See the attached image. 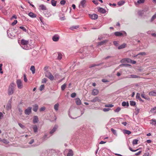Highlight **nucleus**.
<instances>
[{"instance_id": "1", "label": "nucleus", "mask_w": 156, "mask_h": 156, "mask_svg": "<svg viewBox=\"0 0 156 156\" xmlns=\"http://www.w3.org/2000/svg\"><path fill=\"white\" fill-rule=\"evenodd\" d=\"M15 85L14 83L12 82L10 83L9 86L8 93L9 95H11L14 93V91Z\"/></svg>"}, {"instance_id": "2", "label": "nucleus", "mask_w": 156, "mask_h": 156, "mask_svg": "<svg viewBox=\"0 0 156 156\" xmlns=\"http://www.w3.org/2000/svg\"><path fill=\"white\" fill-rule=\"evenodd\" d=\"M29 41L28 40L22 39L21 41V46L25 49H28L29 48Z\"/></svg>"}, {"instance_id": "3", "label": "nucleus", "mask_w": 156, "mask_h": 156, "mask_svg": "<svg viewBox=\"0 0 156 156\" xmlns=\"http://www.w3.org/2000/svg\"><path fill=\"white\" fill-rule=\"evenodd\" d=\"M45 76L51 80H53L54 79V76L50 72L48 71L45 72Z\"/></svg>"}, {"instance_id": "4", "label": "nucleus", "mask_w": 156, "mask_h": 156, "mask_svg": "<svg viewBox=\"0 0 156 156\" xmlns=\"http://www.w3.org/2000/svg\"><path fill=\"white\" fill-rule=\"evenodd\" d=\"M114 34L117 36H121L123 35L126 36L127 34L125 31H122L120 32H116L114 33Z\"/></svg>"}, {"instance_id": "5", "label": "nucleus", "mask_w": 156, "mask_h": 156, "mask_svg": "<svg viewBox=\"0 0 156 156\" xmlns=\"http://www.w3.org/2000/svg\"><path fill=\"white\" fill-rule=\"evenodd\" d=\"M16 83L18 88L19 89H22L23 87V85L22 83V82L20 79H18L16 81Z\"/></svg>"}, {"instance_id": "6", "label": "nucleus", "mask_w": 156, "mask_h": 156, "mask_svg": "<svg viewBox=\"0 0 156 156\" xmlns=\"http://www.w3.org/2000/svg\"><path fill=\"white\" fill-rule=\"evenodd\" d=\"M89 17L92 20H95L98 19V16L96 14H89Z\"/></svg>"}, {"instance_id": "7", "label": "nucleus", "mask_w": 156, "mask_h": 156, "mask_svg": "<svg viewBox=\"0 0 156 156\" xmlns=\"http://www.w3.org/2000/svg\"><path fill=\"white\" fill-rule=\"evenodd\" d=\"M31 112V107H29L27 109L25 110L24 111L26 115H29Z\"/></svg>"}, {"instance_id": "8", "label": "nucleus", "mask_w": 156, "mask_h": 156, "mask_svg": "<svg viewBox=\"0 0 156 156\" xmlns=\"http://www.w3.org/2000/svg\"><path fill=\"white\" fill-rule=\"evenodd\" d=\"M58 127V126L57 125H55L53 127L52 129L51 130L50 132V133L52 134L57 129Z\"/></svg>"}, {"instance_id": "9", "label": "nucleus", "mask_w": 156, "mask_h": 156, "mask_svg": "<svg viewBox=\"0 0 156 156\" xmlns=\"http://www.w3.org/2000/svg\"><path fill=\"white\" fill-rule=\"evenodd\" d=\"M97 9L98 10V11L104 14L106 13V11L103 8L99 7L97 8Z\"/></svg>"}, {"instance_id": "10", "label": "nucleus", "mask_w": 156, "mask_h": 156, "mask_svg": "<svg viewBox=\"0 0 156 156\" xmlns=\"http://www.w3.org/2000/svg\"><path fill=\"white\" fill-rule=\"evenodd\" d=\"M108 41V40H105L101 42H99L98 43V46H100L105 44Z\"/></svg>"}, {"instance_id": "11", "label": "nucleus", "mask_w": 156, "mask_h": 156, "mask_svg": "<svg viewBox=\"0 0 156 156\" xmlns=\"http://www.w3.org/2000/svg\"><path fill=\"white\" fill-rule=\"evenodd\" d=\"M59 39V37L58 35H55L52 37V40L54 41H57Z\"/></svg>"}, {"instance_id": "12", "label": "nucleus", "mask_w": 156, "mask_h": 156, "mask_svg": "<svg viewBox=\"0 0 156 156\" xmlns=\"http://www.w3.org/2000/svg\"><path fill=\"white\" fill-rule=\"evenodd\" d=\"M99 93V91L97 89H94L93 90L92 92V94L93 95H97Z\"/></svg>"}, {"instance_id": "13", "label": "nucleus", "mask_w": 156, "mask_h": 156, "mask_svg": "<svg viewBox=\"0 0 156 156\" xmlns=\"http://www.w3.org/2000/svg\"><path fill=\"white\" fill-rule=\"evenodd\" d=\"M150 123L152 125L156 126V120L153 119L150 120Z\"/></svg>"}, {"instance_id": "14", "label": "nucleus", "mask_w": 156, "mask_h": 156, "mask_svg": "<svg viewBox=\"0 0 156 156\" xmlns=\"http://www.w3.org/2000/svg\"><path fill=\"white\" fill-rule=\"evenodd\" d=\"M68 152L67 154V156H73V151L71 149L68 150Z\"/></svg>"}, {"instance_id": "15", "label": "nucleus", "mask_w": 156, "mask_h": 156, "mask_svg": "<svg viewBox=\"0 0 156 156\" xmlns=\"http://www.w3.org/2000/svg\"><path fill=\"white\" fill-rule=\"evenodd\" d=\"M76 103L78 105H80L81 104V101L80 99L76 98L75 99Z\"/></svg>"}, {"instance_id": "16", "label": "nucleus", "mask_w": 156, "mask_h": 156, "mask_svg": "<svg viewBox=\"0 0 156 156\" xmlns=\"http://www.w3.org/2000/svg\"><path fill=\"white\" fill-rule=\"evenodd\" d=\"M91 101L93 102H95L97 101L100 102L101 101L98 97H96L94 99L91 100Z\"/></svg>"}, {"instance_id": "17", "label": "nucleus", "mask_w": 156, "mask_h": 156, "mask_svg": "<svg viewBox=\"0 0 156 156\" xmlns=\"http://www.w3.org/2000/svg\"><path fill=\"white\" fill-rule=\"evenodd\" d=\"M50 154L49 153H48V152L45 151L43 152L41 155V156H50Z\"/></svg>"}, {"instance_id": "18", "label": "nucleus", "mask_w": 156, "mask_h": 156, "mask_svg": "<svg viewBox=\"0 0 156 156\" xmlns=\"http://www.w3.org/2000/svg\"><path fill=\"white\" fill-rule=\"evenodd\" d=\"M149 95L150 96H156V90H153L150 92L149 93Z\"/></svg>"}, {"instance_id": "19", "label": "nucleus", "mask_w": 156, "mask_h": 156, "mask_svg": "<svg viewBox=\"0 0 156 156\" xmlns=\"http://www.w3.org/2000/svg\"><path fill=\"white\" fill-rule=\"evenodd\" d=\"M11 102L9 101L8 104H7L6 106V109L9 110L11 109Z\"/></svg>"}, {"instance_id": "20", "label": "nucleus", "mask_w": 156, "mask_h": 156, "mask_svg": "<svg viewBox=\"0 0 156 156\" xmlns=\"http://www.w3.org/2000/svg\"><path fill=\"white\" fill-rule=\"evenodd\" d=\"M138 76H137L136 75H131L129 76H128L126 77H125V78H138Z\"/></svg>"}, {"instance_id": "21", "label": "nucleus", "mask_w": 156, "mask_h": 156, "mask_svg": "<svg viewBox=\"0 0 156 156\" xmlns=\"http://www.w3.org/2000/svg\"><path fill=\"white\" fill-rule=\"evenodd\" d=\"M33 110L35 112H36L38 108V105L37 104H35L33 105Z\"/></svg>"}, {"instance_id": "22", "label": "nucleus", "mask_w": 156, "mask_h": 156, "mask_svg": "<svg viewBox=\"0 0 156 156\" xmlns=\"http://www.w3.org/2000/svg\"><path fill=\"white\" fill-rule=\"evenodd\" d=\"M38 118L37 116H34V119L33 122L34 123H35L38 122Z\"/></svg>"}, {"instance_id": "23", "label": "nucleus", "mask_w": 156, "mask_h": 156, "mask_svg": "<svg viewBox=\"0 0 156 156\" xmlns=\"http://www.w3.org/2000/svg\"><path fill=\"white\" fill-rule=\"evenodd\" d=\"M115 119L114 118H112L110 119V121L109 122L108 125H114V122H115Z\"/></svg>"}, {"instance_id": "24", "label": "nucleus", "mask_w": 156, "mask_h": 156, "mask_svg": "<svg viewBox=\"0 0 156 156\" xmlns=\"http://www.w3.org/2000/svg\"><path fill=\"white\" fill-rule=\"evenodd\" d=\"M28 15L31 18H35L36 17V14L32 12H30L28 13Z\"/></svg>"}, {"instance_id": "25", "label": "nucleus", "mask_w": 156, "mask_h": 156, "mask_svg": "<svg viewBox=\"0 0 156 156\" xmlns=\"http://www.w3.org/2000/svg\"><path fill=\"white\" fill-rule=\"evenodd\" d=\"M59 106V104L58 103H57L55 105L54 108L55 111H58Z\"/></svg>"}, {"instance_id": "26", "label": "nucleus", "mask_w": 156, "mask_h": 156, "mask_svg": "<svg viewBox=\"0 0 156 156\" xmlns=\"http://www.w3.org/2000/svg\"><path fill=\"white\" fill-rule=\"evenodd\" d=\"M126 45V44L123 43L118 47V49H120L123 48L125 47Z\"/></svg>"}, {"instance_id": "27", "label": "nucleus", "mask_w": 156, "mask_h": 156, "mask_svg": "<svg viewBox=\"0 0 156 156\" xmlns=\"http://www.w3.org/2000/svg\"><path fill=\"white\" fill-rule=\"evenodd\" d=\"M30 70L31 71H32L33 74H34L35 73V68L34 66H31Z\"/></svg>"}, {"instance_id": "28", "label": "nucleus", "mask_w": 156, "mask_h": 156, "mask_svg": "<svg viewBox=\"0 0 156 156\" xmlns=\"http://www.w3.org/2000/svg\"><path fill=\"white\" fill-rule=\"evenodd\" d=\"M122 106L124 107L127 106L128 107L129 106V104L128 102H126V101H123L122 104Z\"/></svg>"}, {"instance_id": "29", "label": "nucleus", "mask_w": 156, "mask_h": 156, "mask_svg": "<svg viewBox=\"0 0 156 156\" xmlns=\"http://www.w3.org/2000/svg\"><path fill=\"white\" fill-rule=\"evenodd\" d=\"M40 9L43 10H45L46 9V7L43 5H41L39 6Z\"/></svg>"}, {"instance_id": "30", "label": "nucleus", "mask_w": 156, "mask_h": 156, "mask_svg": "<svg viewBox=\"0 0 156 156\" xmlns=\"http://www.w3.org/2000/svg\"><path fill=\"white\" fill-rule=\"evenodd\" d=\"M86 1L85 0H83L80 2L81 5L83 7H84L85 6Z\"/></svg>"}, {"instance_id": "31", "label": "nucleus", "mask_w": 156, "mask_h": 156, "mask_svg": "<svg viewBox=\"0 0 156 156\" xmlns=\"http://www.w3.org/2000/svg\"><path fill=\"white\" fill-rule=\"evenodd\" d=\"M34 130V133H36L37 132L38 128L36 125H34L33 127Z\"/></svg>"}, {"instance_id": "32", "label": "nucleus", "mask_w": 156, "mask_h": 156, "mask_svg": "<svg viewBox=\"0 0 156 156\" xmlns=\"http://www.w3.org/2000/svg\"><path fill=\"white\" fill-rule=\"evenodd\" d=\"M125 3V2L123 1H121L119 2H118V5L119 6H121L123 5Z\"/></svg>"}, {"instance_id": "33", "label": "nucleus", "mask_w": 156, "mask_h": 156, "mask_svg": "<svg viewBox=\"0 0 156 156\" xmlns=\"http://www.w3.org/2000/svg\"><path fill=\"white\" fill-rule=\"evenodd\" d=\"M79 27V26H74L71 27L69 28L72 30H73L74 29H76Z\"/></svg>"}, {"instance_id": "34", "label": "nucleus", "mask_w": 156, "mask_h": 156, "mask_svg": "<svg viewBox=\"0 0 156 156\" xmlns=\"http://www.w3.org/2000/svg\"><path fill=\"white\" fill-rule=\"evenodd\" d=\"M111 131L112 132V133L115 135L117 136V133L116 132V131L115 130L113 129V128H111Z\"/></svg>"}, {"instance_id": "35", "label": "nucleus", "mask_w": 156, "mask_h": 156, "mask_svg": "<svg viewBox=\"0 0 156 156\" xmlns=\"http://www.w3.org/2000/svg\"><path fill=\"white\" fill-rule=\"evenodd\" d=\"M62 54L61 53H58V60H60L62 59Z\"/></svg>"}, {"instance_id": "36", "label": "nucleus", "mask_w": 156, "mask_h": 156, "mask_svg": "<svg viewBox=\"0 0 156 156\" xmlns=\"http://www.w3.org/2000/svg\"><path fill=\"white\" fill-rule=\"evenodd\" d=\"M124 133L125 134H127L128 135H129L131 134V132L130 131L127 130H124Z\"/></svg>"}, {"instance_id": "37", "label": "nucleus", "mask_w": 156, "mask_h": 156, "mask_svg": "<svg viewBox=\"0 0 156 156\" xmlns=\"http://www.w3.org/2000/svg\"><path fill=\"white\" fill-rule=\"evenodd\" d=\"M130 105L133 106L136 105V102L133 101H130Z\"/></svg>"}, {"instance_id": "38", "label": "nucleus", "mask_w": 156, "mask_h": 156, "mask_svg": "<svg viewBox=\"0 0 156 156\" xmlns=\"http://www.w3.org/2000/svg\"><path fill=\"white\" fill-rule=\"evenodd\" d=\"M138 140L137 139H134L133 141V145L136 144L138 143Z\"/></svg>"}, {"instance_id": "39", "label": "nucleus", "mask_w": 156, "mask_h": 156, "mask_svg": "<svg viewBox=\"0 0 156 156\" xmlns=\"http://www.w3.org/2000/svg\"><path fill=\"white\" fill-rule=\"evenodd\" d=\"M56 2L54 0H52L51 1V4L53 6H55L56 5Z\"/></svg>"}, {"instance_id": "40", "label": "nucleus", "mask_w": 156, "mask_h": 156, "mask_svg": "<svg viewBox=\"0 0 156 156\" xmlns=\"http://www.w3.org/2000/svg\"><path fill=\"white\" fill-rule=\"evenodd\" d=\"M156 109V106L155 107H154L153 108H151L150 110V112L151 113H156V112H155V111H154V110H155Z\"/></svg>"}, {"instance_id": "41", "label": "nucleus", "mask_w": 156, "mask_h": 156, "mask_svg": "<svg viewBox=\"0 0 156 156\" xmlns=\"http://www.w3.org/2000/svg\"><path fill=\"white\" fill-rule=\"evenodd\" d=\"M145 0H138L137 1V3L140 4L144 3Z\"/></svg>"}, {"instance_id": "42", "label": "nucleus", "mask_w": 156, "mask_h": 156, "mask_svg": "<svg viewBox=\"0 0 156 156\" xmlns=\"http://www.w3.org/2000/svg\"><path fill=\"white\" fill-rule=\"evenodd\" d=\"M44 84L41 85L39 89L41 91H42L44 88Z\"/></svg>"}, {"instance_id": "43", "label": "nucleus", "mask_w": 156, "mask_h": 156, "mask_svg": "<svg viewBox=\"0 0 156 156\" xmlns=\"http://www.w3.org/2000/svg\"><path fill=\"white\" fill-rule=\"evenodd\" d=\"M156 18V13L154 14L152 17L151 21H153Z\"/></svg>"}, {"instance_id": "44", "label": "nucleus", "mask_w": 156, "mask_h": 156, "mask_svg": "<svg viewBox=\"0 0 156 156\" xmlns=\"http://www.w3.org/2000/svg\"><path fill=\"white\" fill-rule=\"evenodd\" d=\"M146 55V53L145 52H142L139 53L138 55H137L136 56L138 55Z\"/></svg>"}, {"instance_id": "45", "label": "nucleus", "mask_w": 156, "mask_h": 156, "mask_svg": "<svg viewBox=\"0 0 156 156\" xmlns=\"http://www.w3.org/2000/svg\"><path fill=\"white\" fill-rule=\"evenodd\" d=\"M135 110L136 111V112H135V114L137 115L138 114L140 111V109L139 108H135Z\"/></svg>"}, {"instance_id": "46", "label": "nucleus", "mask_w": 156, "mask_h": 156, "mask_svg": "<svg viewBox=\"0 0 156 156\" xmlns=\"http://www.w3.org/2000/svg\"><path fill=\"white\" fill-rule=\"evenodd\" d=\"M66 85L65 84H64L62 86L61 88L62 90H64L66 88Z\"/></svg>"}, {"instance_id": "47", "label": "nucleus", "mask_w": 156, "mask_h": 156, "mask_svg": "<svg viewBox=\"0 0 156 156\" xmlns=\"http://www.w3.org/2000/svg\"><path fill=\"white\" fill-rule=\"evenodd\" d=\"M141 97L144 98L146 99H147V100H148V98H147L145 96V95L144 94V92L142 94H141Z\"/></svg>"}, {"instance_id": "48", "label": "nucleus", "mask_w": 156, "mask_h": 156, "mask_svg": "<svg viewBox=\"0 0 156 156\" xmlns=\"http://www.w3.org/2000/svg\"><path fill=\"white\" fill-rule=\"evenodd\" d=\"M76 95V94L75 93H73L71 94V97L72 98H75Z\"/></svg>"}, {"instance_id": "49", "label": "nucleus", "mask_w": 156, "mask_h": 156, "mask_svg": "<svg viewBox=\"0 0 156 156\" xmlns=\"http://www.w3.org/2000/svg\"><path fill=\"white\" fill-rule=\"evenodd\" d=\"M140 94L139 93H137L136 96V99H139L140 98Z\"/></svg>"}, {"instance_id": "50", "label": "nucleus", "mask_w": 156, "mask_h": 156, "mask_svg": "<svg viewBox=\"0 0 156 156\" xmlns=\"http://www.w3.org/2000/svg\"><path fill=\"white\" fill-rule=\"evenodd\" d=\"M47 136H48V134H47V133H46V134H45L44 135V136H43V139L44 140H46V139H47Z\"/></svg>"}, {"instance_id": "51", "label": "nucleus", "mask_w": 156, "mask_h": 156, "mask_svg": "<svg viewBox=\"0 0 156 156\" xmlns=\"http://www.w3.org/2000/svg\"><path fill=\"white\" fill-rule=\"evenodd\" d=\"M85 109L83 108L82 109L80 110L81 115H82L84 112Z\"/></svg>"}, {"instance_id": "52", "label": "nucleus", "mask_w": 156, "mask_h": 156, "mask_svg": "<svg viewBox=\"0 0 156 156\" xmlns=\"http://www.w3.org/2000/svg\"><path fill=\"white\" fill-rule=\"evenodd\" d=\"M113 44L116 46H117L119 45L118 42V41H114Z\"/></svg>"}, {"instance_id": "53", "label": "nucleus", "mask_w": 156, "mask_h": 156, "mask_svg": "<svg viewBox=\"0 0 156 156\" xmlns=\"http://www.w3.org/2000/svg\"><path fill=\"white\" fill-rule=\"evenodd\" d=\"M113 106V105L112 104L106 105H105V107H112Z\"/></svg>"}, {"instance_id": "54", "label": "nucleus", "mask_w": 156, "mask_h": 156, "mask_svg": "<svg viewBox=\"0 0 156 156\" xmlns=\"http://www.w3.org/2000/svg\"><path fill=\"white\" fill-rule=\"evenodd\" d=\"M131 65H129V64H123L120 65L119 66H130Z\"/></svg>"}, {"instance_id": "55", "label": "nucleus", "mask_w": 156, "mask_h": 156, "mask_svg": "<svg viewBox=\"0 0 156 156\" xmlns=\"http://www.w3.org/2000/svg\"><path fill=\"white\" fill-rule=\"evenodd\" d=\"M47 79L46 78H44L42 79V83H46V82L47 81Z\"/></svg>"}, {"instance_id": "56", "label": "nucleus", "mask_w": 156, "mask_h": 156, "mask_svg": "<svg viewBox=\"0 0 156 156\" xmlns=\"http://www.w3.org/2000/svg\"><path fill=\"white\" fill-rule=\"evenodd\" d=\"M121 110V108L119 107H118L116 109H115V112H119Z\"/></svg>"}, {"instance_id": "57", "label": "nucleus", "mask_w": 156, "mask_h": 156, "mask_svg": "<svg viewBox=\"0 0 156 156\" xmlns=\"http://www.w3.org/2000/svg\"><path fill=\"white\" fill-rule=\"evenodd\" d=\"M129 150L130 151H132V152H135V151H137L139 150V149H136V150H133L132 149L131 147H129Z\"/></svg>"}, {"instance_id": "58", "label": "nucleus", "mask_w": 156, "mask_h": 156, "mask_svg": "<svg viewBox=\"0 0 156 156\" xmlns=\"http://www.w3.org/2000/svg\"><path fill=\"white\" fill-rule=\"evenodd\" d=\"M17 23V20H15L13 22H12V26H14L16 25Z\"/></svg>"}, {"instance_id": "59", "label": "nucleus", "mask_w": 156, "mask_h": 156, "mask_svg": "<svg viewBox=\"0 0 156 156\" xmlns=\"http://www.w3.org/2000/svg\"><path fill=\"white\" fill-rule=\"evenodd\" d=\"M20 28L25 32H26L27 31L26 29L24 27L21 26L20 27Z\"/></svg>"}, {"instance_id": "60", "label": "nucleus", "mask_w": 156, "mask_h": 156, "mask_svg": "<svg viewBox=\"0 0 156 156\" xmlns=\"http://www.w3.org/2000/svg\"><path fill=\"white\" fill-rule=\"evenodd\" d=\"M150 155V153L148 152H146L144 154L143 156H149Z\"/></svg>"}, {"instance_id": "61", "label": "nucleus", "mask_w": 156, "mask_h": 156, "mask_svg": "<svg viewBox=\"0 0 156 156\" xmlns=\"http://www.w3.org/2000/svg\"><path fill=\"white\" fill-rule=\"evenodd\" d=\"M65 3H66L65 1L64 0L61 1L60 2L61 4L62 5H64L65 4Z\"/></svg>"}, {"instance_id": "62", "label": "nucleus", "mask_w": 156, "mask_h": 156, "mask_svg": "<svg viewBox=\"0 0 156 156\" xmlns=\"http://www.w3.org/2000/svg\"><path fill=\"white\" fill-rule=\"evenodd\" d=\"M110 110V109L109 108H104L103 109V111L104 112H106L109 111Z\"/></svg>"}, {"instance_id": "63", "label": "nucleus", "mask_w": 156, "mask_h": 156, "mask_svg": "<svg viewBox=\"0 0 156 156\" xmlns=\"http://www.w3.org/2000/svg\"><path fill=\"white\" fill-rule=\"evenodd\" d=\"M93 2L96 5H98V2L97 0H93Z\"/></svg>"}, {"instance_id": "64", "label": "nucleus", "mask_w": 156, "mask_h": 156, "mask_svg": "<svg viewBox=\"0 0 156 156\" xmlns=\"http://www.w3.org/2000/svg\"><path fill=\"white\" fill-rule=\"evenodd\" d=\"M18 125L21 128H24V126L21 123H19Z\"/></svg>"}]
</instances>
